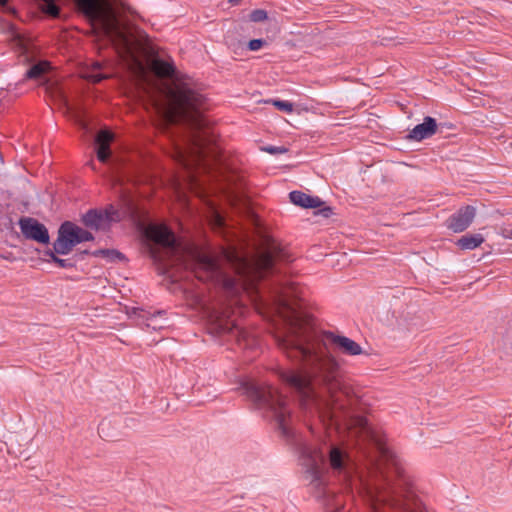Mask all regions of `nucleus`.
Instances as JSON below:
<instances>
[{
    "label": "nucleus",
    "mask_w": 512,
    "mask_h": 512,
    "mask_svg": "<svg viewBox=\"0 0 512 512\" xmlns=\"http://www.w3.org/2000/svg\"><path fill=\"white\" fill-rule=\"evenodd\" d=\"M299 288L291 282H279L272 290L275 309L282 319L275 340L279 348L289 357L311 366L312 372L283 370L281 379L295 390L301 408L321 421L339 424L343 406L337 393L341 388L338 376L339 363L328 353L326 344L348 356L364 354L363 348L353 339L326 332L321 341L306 317L293 303L298 298Z\"/></svg>",
    "instance_id": "f257e3e1"
},
{
    "label": "nucleus",
    "mask_w": 512,
    "mask_h": 512,
    "mask_svg": "<svg viewBox=\"0 0 512 512\" xmlns=\"http://www.w3.org/2000/svg\"><path fill=\"white\" fill-rule=\"evenodd\" d=\"M145 234L156 244L150 248V255L161 274L178 281L180 277L176 272L185 270L199 281L221 287L231 297L242 292L258 291L257 282L273 270L276 258L283 257L271 251L262 252L253 258L240 256L236 252H224V258L237 276L235 278L229 276L211 254L179 243L165 225L151 224Z\"/></svg>",
    "instance_id": "f03ea898"
},
{
    "label": "nucleus",
    "mask_w": 512,
    "mask_h": 512,
    "mask_svg": "<svg viewBox=\"0 0 512 512\" xmlns=\"http://www.w3.org/2000/svg\"><path fill=\"white\" fill-rule=\"evenodd\" d=\"M378 446L379 460L368 477L361 479L373 512H424L399 456L386 445Z\"/></svg>",
    "instance_id": "7ed1b4c3"
},
{
    "label": "nucleus",
    "mask_w": 512,
    "mask_h": 512,
    "mask_svg": "<svg viewBox=\"0 0 512 512\" xmlns=\"http://www.w3.org/2000/svg\"><path fill=\"white\" fill-rule=\"evenodd\" d=\"M240 388L254 406L263 413L264 417L275 421L284 437L294 439V445L304 468L305 480L313 488L322 489L324 486L322 466L325 455L320 449L295 437L290 427L292 414L286 398L276 388L266 384L258 385L246 381L241 384Z\"/></svg>",
    "instance_id": "20e7f679"
},
{
    "label": "nucleus",
    "mask_w": 512,
    "mask_h": 512,
    "mask_svg": "<svg viewBox=\"0 0 512 512\" xmlns=\"http://www.w3.org/2000/svg\"><path fill=\"white\" fill-rule=\"evenodd\" d=\"M39 8L51 17L59 15L55 0H38ZM79 9L92 22L99 26L101 32L113 43H120L129 48V38L121 27L112 4L108 0H75Z\"/></svg>",
    "instance_id": "39448f33"
},
{
    "label": "nucleus",
    "mask_w": 512,
    "mask_h": 512,
    "mask_svg": "<svg viewBox=\"0 0 512 512\" xmlns=\"http://www.w3.org/2000/svg\"><path fill=\"white\" fill-rule=\"evenodd\" d=\"M167 100L163 108L164 118L168 123L188 122L196 128L202 125L200 108L203 96L195 92L188 83L173 80L164 90Z\"/></svg>",
    "instance_id": "423d86ee"
},
{
    "label": "nucleus",
    "mask_w": 512,
    "mask_h": 512,
    "mask_svg": "<svg viewBox=\"0 0 512 512\" xmlns=\"http://www.w3.org/2000/svg\"><path fill=\"white\" fill-rule=\"evenodd\" d=\"M206 153L205 135L202 133L194 134L189 140L187 148L177 146L174 151L175 161L188 172V180L193 183L196 181L192 170L203 161Z\"/></svg>",
    "instance_id": "0eeeda50"
},
{
    "label": "nucleus",
    "mask_w": 512,
    "mask_h": 512,
    "mask_svg": "<svg viewBox=\"0 0 512 512\" xmlns=\"http://www.w3.org/2000/svg\"><path fill=\"white\" fill-rule=\"evenodd\" d=\"M93 239L94 237L90 232L72 222L66 221L58 230V237L53 243V249L57 254L67 255L77 244Z\"/></svg>",
    "instance_id": "6e6552de"
},
{
    "label": "nucleus",
    "mask_w": 512,
    "mask_h": 512,
    "mask_svg": "<svg viewBox=\"0 0 512 512\" xmlns=\"http://www.w3.org/2000/svg\"><path fill=\"white\" fill-rule=\"evenodd\" d=\"M476 215V208L471 205L460 208L447 220V226L455 233L466 230L473 222Z\"/></svg>",
    "instance_id": "1a4fd4ad"
},
{
    "label": "nucleus",
    "mask_w": 512,
    "mask_h": 512,
    "mask_svg": "<svg viewBox=\"0 0 512 512\" xmlns=\"http://www.w3.org/2000/svg\"><path fill=\"white\" fill-rule=\"evenodd\" d=\"M22 234L31 240L46 244L49 242L47 228L33 218H23L19 221Z\"/></svg>",
    "instance_id": "9d476101"
},
{
    "label": "nucleus",
    "mask_w": 512,
    "mask_h": 512,
    "mask_svg": "<svg viewBox=\"0 0 512 512\" xmlns=\"http://www.w3.org/2000/svg\"><path fill=\"white\" fill-rule=\"evenodd\" d=\"M437 131V122L433 117L426 116L422 123L416 125L407 135V139L420 142L432 137Z\"/></svg>",
    "instance_id": "9b49d317"
},
{
    "label": "nucleus",
    "mask_w": 512,
    "mask_h": 512,
    "mask_svg": "<svg viewBox=\"0 0 512 512\" xmlns=\"http://www.w3.org/2000/svg\"><path fill=\"white\" fill-rule=\"evenodd\" d=\"M110 220L108 213L98 210H89L82 217L85 226L95 230L104 229L109 225Z\"/></svg>",
    "instance_id": "f8f14e48"
},
{
    "label": "nucleus",
    "mask_w": 512,
    "mask_h": 512,
    "mask_svg": "<svg viewBox=\"0 0 512 512\" xmlns=\"http://www.w3.org/2000/svg\"><path fill=\"white\" fill-rule=\"evenodd\" d=\"M113 140V134L108 130H101L96 136L97 158L101 162H106L110 156V143Z\"/></svg>",
    "instance_id": "ddd939ff"
},
{
    "label": "nucleus",
    "mask_w": 512,
    "mask_h": 512,
    "mask_svg": "<svg viewBox=\"0 0 512 512\" xmlns=\"http://www.w3.org/2000/svg\"><path fill=\"white\" fill-rule=\"evenodd\" d=\"M289 198L293 204L303 208H317L323 204L319 197H313L301 191L290 192Z\"/></svg>",
    "instance_id": "4468645a"
},
{
    "label": "nucleus",
    "mask_w": 512,
    "mask_h": 512,
    "mask_svg": "<svg viewBox=\"0 0 512 512\" xmlns=\"http://www.w3.org/2000/svg\"><path fill=\"white\" fill-rule=\"evenodd\" d=\"M347 453L343 451L341 448L330 445L329 447V464L331 468L335 471L341 472L344 470L346 461H347Z\"/></svg>",
    "instance_id": "2eb2a0df"
},
{
    "label": "nucleus",
    "mask_w": 512,
    "mask_h": 512,
    "mask_svg": "<svg viewBox=\"0 0 512 512\" xmlns=\"http://www.w3.org/2000/svg\"><path fill=\"white\" fill-rule=\"evenodd\" d=\"M218 329L220 333H228L234 336L240 344L241 341L248 342V332L234 323L219 321Z\"/></svg>",
    "instance_id": "dca6fc26"
},
{
    "label": "nucleus",
    "mask_w": 512,
    "mask_h": 512,
    "mask_svg": "<svg viewBox=\"0 0 512 512\" xmlns=\"http://www.w3.org/2000/svg\"><path fill=\"white\" fill-rule=\"evenodd\" d=\"M484 237L480 233L466 234L459 238L456 242L461 250H473L484 242Z\"/></svg>",
    "instance_id": "f3484780"
},
{
    "label": "nucleus",
    "mask_w": 512,
    "mask_h": 512,
    "mask_svg": "<svg viewBox=\"0 0 512 512\" xmlns=\"http://www.w3.org/2000/svg\"><path fill=\"white\" fill-rule=\"evenodd\" d=\"M101 69V63L95 62L91 68L83 72V78L93 82V83H99L103 79H106L109 77L108 74H104L99 72Z\"/></svg>",
    "instance_id": "a211bd4d"
},
{
    "label": "nucleus",
    "mask_w": 512,
    "mask_h": 512,
    "mask_svg": "<svg viewBox=\"0 0 512 512\" xmlns=\"http://www.w3.org/2000/svg\"><path fill=\"white\" fill-rule=\"evenodd\" d=\"M50 68V65L46 61L38 62L30 67L26 72V77L29 79H38Z\"/></svg>",
    "instance_id": "6ab92c4d"
},
{
    "label": "nucleus",
    "mask_w": 512,
    "mask_h": 512,
    "mask_svg": "<svg viewBox=\"0 0 512 512\" xmlns=\"http://www.w3.org/2000/svg\"><path fill=\"white\" fill-rule=\"evenodd\" d=\"M153 69L161 77H170L174 74V67L170 63L161 60L154 61Z\"/></svg>",
    "instance_id": "aec40b11"
},
{
    "label": "nucleus",
    "mask_w": 512,
    "mask_h": 512,
    "mask_svg": "<svg viewBox=\"0 0 512 512\" xmlns=\"http://www.w3.org/2000/svg\"><path fill=\"white\" fill-rule=\"evenodd\" d=\"M45 254L50 257L51 261H53L62 268H70L73 266V264L68 259H62L57 257V253L54 250H48L45 252Z\"/></svg>",
    "instance_id": "412c9836"
},
{
    "label": "nucleus",
    "mask_w": 512,
    "mask_h": 512,
    "mask_svg": "<svg viewBox=\"0 0 512 512\" xmlns=\"http://www.w3.org/2000/svg\"><path fill=\"white\" fill-rule=\"evenodd\" d=\"M273 105L284 112L290 113L293 111V104L289 101L275 100L273 101Z\"/></svg>",
    "instance_id": "4be33fe9"
},
{
    "label": "nucleus",
    "mask_w": 512,
    "mask_h": 512,
    "mask_svg": "<svg viewBox=\"0 0 512 512\" xmlns=\"http://www.w3.org/2000/svg\"><path fill=\"white\" fill-rule=\"evenodd\" d=\"M250 19L253 22H262L267 19V12L262 9H256L251 12Z\"/></svg>",
    "instance_id": "5701e85b"
},
{
    "label": "nucleus",
    "mask_w": 512,
    "mask_h": 512,
    "mask_svg": "<svg viewBox=\"0 0 512 512\" xmlns=\"http://www.w3.org/2000/svg\"><path fill=\"white\" fill-rule=\"evenodd\" d=\"M264 43L265 42L262 39H253V40L249 41L248 48L251 51H257L263 46Z\"/></svg>",
    "instance_id": "b1692460"
},
{
    "label": "nucleus",
    "mask_w": 512,
    "mask_h": 512,
    "mask_svg": "<svg viewBox=\"0 0 512 512\" xmlns=\"http://www.w3.org/2000/svg\"><path fill=\"white\" fill-rule=\"evenodd\" d=\"M162 315V312L161 311H158L157 313H154V314H151L149 318H147V322H146V326L148 328H152V329H157L158 326L154 323L155 322V319L158 317V316H161Z\"/></svg>",
    "instance_id": "393cba45"
},
{
    "label": "nucleus",
    "mask_w": 512,
    "mask_h": 512,
    "mask_svg": "<svg viewBox=\"0 0 512 512\" xmlns=\"http://www.w3.org/2000/svg\"><path fill=\"white\" fill-rule=\"evenodd\" d=\"M264 151H267L270 154H280L285 153L287 150L283 147L268 146L264 148Z\"/></svg>",
    "instance_id": "a878e982"
},
{
    "label": "nucleus",
    "mask_w": 512,
    "mask_h": 512,
    "mask_svg": "<svg viewBox=\"0 0 512 512\" xmlns=\"http://www.w3.org/2000/svg\"><path fill=\"white\" fill-rule=\"evenodd\" d=\"M100 253L109 256L111 259L122 258V254L115 250H101Z\"/></svg>",
    "instance_id": "bb28decb"
},
{
    "label": "nucleus",
    "mask_w": 512,
    "mask_h": 512,
    "mask_svg": "<svg viewBox=\"0 0 512 512\" xmlns=\"http://www.w3.org/2000/svg\"><path fill=\"white\" fill-rule=\"evenodd\" d=\"M320 213L324 217H329L332 214V209L330 207H325V208L321 209Z\"/></svg>",
    "instance_id": "cd10ccee"
},
{
    "label": "nucleus",
    "mask_w": 512,
    "mask_h": 512,
    "mask_svg": "<svg viewBox=\"0 0 512 512\" xmlns=\"http://www.w3.org/2000/svg\"><path fill=\"white\" fill-rule=\"evenodd\" d=\"M359 422H360V424L362 425V427H363V429H364V430H366V431H368V430H369V427H368V425H367L366 421H364L363 419H360V420H359Z\"/></svg>",
    "instance_id": "c85d7f7f"
},
{
    "label": "nucleus",
    "mask_w": 512,
    "mask_h": 512,
    "mask_svg": "<svg viewBox=\"0 0 512 512\" xmlns=\"http://www.w3.org/2000/svg\"><path fill=\"white\" fill-rule=\"evenodd\" d=\"M197 304L202 308V309H206V304L204 303V301L202 299H197Z\"/></svg>",
    "instance_id": "c756f323"
},
{
    "label": "nucleus",
    "mask_w": 512,
    "mask_h": 512,
    "mask_svg": "<svg viewBox=\"0 0 512 512\" xmlns=\"http://www.w3.org/2000/svg\"><path fill=\"white\" fill-rule=\"evenodd\" d=\"M61 101L63 102V104L68 108V101L67 99L65 98V96L61 95Z\"/></svg>",
    "instance_id": "7c9ffc66"
},
{
    "label": "nucleus",
    "mask_w": 512,
    "mask_h": 512,
    "mask_svg": "<svg viewBox=\"0 0 512 512\" xmlns=\"http://www.w3.org/2000/svg\"><path fill=\"white\" fill-rule=\"evenodd\" d=\"M7 4V0H0V6L5 7Z\"/></svg>",
    "instance_id": "2f4dec72"
}]
</instances>
